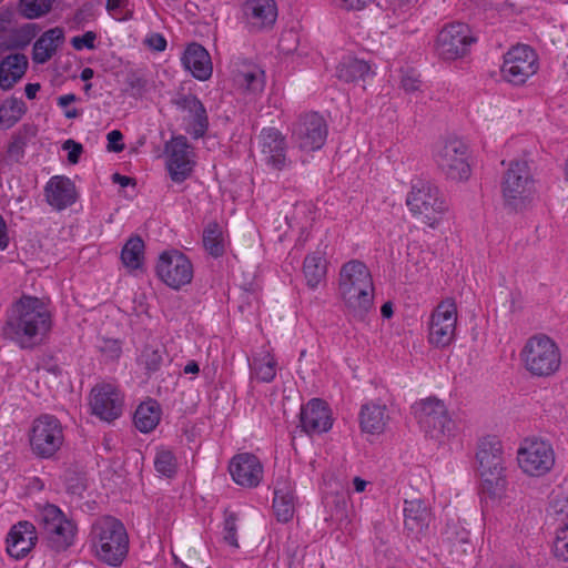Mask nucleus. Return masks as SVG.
Returning a JSON list of instances; mask_svg holds the SVG:
<instances>
[{
    "label": "nucleus",
    "instance_id": "41",
    "mask_svg": "<svg viewBox=\"0 0 568 568\" xmlns=\"http://www.w3.org/2000/svg\"><path fill=\"white\" fill-rule=\"evenodd\" d=\"M420 407V424L424 428L428 425H434L435 419L442 417L447 412L444 403L435 397H428L419 403Z\"/></svg>",
    "mask_w": 568,
    "mask_h": 568
},
{
    "label": "nucleus",
    "instance_id": "47",
    "mask_svg": "<svg viewBox=\"0 0 568 568\" xmlns=\"http://www.w3.org/2000/svg\"><path fill=\"white\" fill-rule=\"evenodd\" d=\"M39 27L36 23H26L20 27L16 34L20 45H27L39 32Z\"/></svg>",
    "mask_w": 568,
    "mask_h": 568
},
{
    "label": "nucleus",
    "instance_id": "27",
    "mask_svg": "<svg viewBox=\"0 0 568 568\" xmlns=\"http://www.w3.org/2000/svg\"><path fill=\"white\" fill-rule=\"evenodd\" d=\"M38 131V126L33 123L22 124L10 135L4 159L9 162L19 163L24 158L28 143L37 136Z\"/></svg>",
    "mask_w": 568,
    "mask_h": 568
},
{
    "label": "nucleus",
    "instance_id": "1",
    "mask_svg": "<svg viewBox=\"0 0 568 568\" xmlns=\"http://www.w3.org/2000/svg\"><path fill=\"white\" fill-rule=\"evenodd\" d=\"M395 191L398 199L403 200L406 213L413 222L408 229L410 233L425 229L436 230L448 212V204L438 186L417 178L409 179L400 169Z\"/></svg>",
    "mask_w": 568,
    "mask_h": 568
},
{
    "label": "nucleus",
    "instance_id": "56",
    "mask_svg": "<svg viewBox=\"0 0 568 568\" xmlns=\"http://www.w3.org/2000/svg\"><path fill=\"white\" fill-rule=\"evenodd\" d=\"M561 31H562V28L556 27V26H554L547 30L548 37L551 39L552 43L561 41V38H562Z\"/></svg>",
    "mask_w": 568,
    "mask_h": 568
},
{
    "label": "nucleus",
    "instance_id": "62",
    "mask_svg": "<svg viewBox=\"0 0 568 568\" xmlns=\"http://www.w3.org/2000/svg\"><path fill=\"white\" fill-rule=\"evenodd\" d=\"M125 0H108L106 1V9L109 11H114L115 9L120 8Z\"/></svg>",
    "mask_w": 568,
    "mask_h": 568
},
{
    "label": "nucleus",
    "instance_id": "59",
    "mask_svg": "<svg viewBox=\"0 0 568 568\" xmlns=\"http://www.w3.org/2000/svg\"><path fill=\"white\" fill-rule=\"evenodd\" d=\"M113 182L119 183L121 186H126L131 183H133V179L129 176L121 175L119 173L113 174L112 176Z\"/></svg>",
    "mask_w": 568,
    "mask_h": 568
},
{
    "label": "nucleus",
    "instance_id": "43",
    "mask_svg": "<svg viewBox=\"0 0 568 568\" xmlns=\"http://www.w3.org/2000/svg\"><path fill=\"white\" fill-rule=\"evenodd\" d=\"M54 0H20L19 12L27 19H38L48 14Z\"/></svg>",
    "mask_w": 568,
    "mask_h": 568
},
{
    "label": "nucleus",
    "instance_id": "7",
    "mask_svg": "<svg viewBox=\"0 0 568 568\" xmlns=\"http://www.w3.org/2000/svg\"><path fill=\"white\" fill-rule=\"evenodd\" d=\"M535 181L528 164L524 161L510 162L501 181L504 204L513 212H524L534 202Z\"/></svg>",
    "mask_w": 568,
    "mask_h": 568
},
{
    "label": "nucleus",
    "instance_id": "50",
    "mask_svg": "<svg viewBox=\"0 0 568 568\" xmlns=\"http://www.w3.org/2000/svg\"><path fill=\"white\" fill-rule=\"evenodd\" d=\"M142 361L148 369L156 371L161 365L162 355L156 349L145 348L142 354Z\"/></svg>",
    "mask_w": 568,
    "mask_h": 568
},
{
    "label": "nucleus",
    "instance_id": "18",
    "mask_svg": "<svg viewBox=\"0 0 568 568\" xmlns=\"http://www.w3.org/2000/svg\"><path fill=\"white\" fill-rule=\"evenodd\" d=\"M258 146L261 160L271 169L281 171L286 166V141L277 129H264L258 136Z\"/></svg>",
    "mask_w": 568,
    "mask_h": 568
},
{
    "label": "nucleus",
    "instance_id": "9",
    "mask_svg": "<svg viewBox=\"0 0 568 568\" xmlns=\"http://www.w3.org/2000/svg\"><path fill=\"white\" fill-rule=\"evenodd\" d=\"M476 41L467 24L453 22L446 24L437 34L435 52L447 62L463 59L469 53L470 45Z\"/></svg>",
    "mask_w": 568,
    "mask_h": 568
},
{
    "label": "nucleus",
    "instance_id": "21",
    "mask_svg": "<svg viewBox=\"0 0 568 568\" xmlns=\"http://www.w3.org/2000/svg\"><path fill=\"white\" fill-rule=\"evenodd\" d=\"M243 13L247 26L254 31L272 28L277 18L274 0H246Z\"/></svg>",
    "mask_w": 568,
    "mask_h": 568
},
{
    "label": "nucleus",
    "instance_id": "38",
    "mask_svg": "<svg viewBox=\"0 0 568 568\" xmlns=\"http://www.w3.org/2000/svg\"><path fill=\"white\" fill-rule=\"evenodd\" d=\"M306 283L311 288H316L326 275V265L321 254L307 255L303 266Z\"/></svg>",
    "mask_w": 568,
    "mask_h": 568
},
{
    "label": "nucleus",
    "instance_id": "15",
    "mask_svg": "<svg viewBox=\"0 0 568 568\" xmlns=\"http://www.w3.org/2000/svg\"><path fill=\"white\" fill-rule=\"evenodd\" d=\"M41 521L55 550H64L72 544L75 526L57 506L47 505L41 511Z\"/></svg>",
    "mask_w": 568,
    "mask_h": 568
},
{
    "label": "nucleus",
    "instance_id": "57",
    "mask_svg": "<svg viewBox=\"0 0 568 568\" xmlns=\"http://www.w3.org/2000/svg\"><path fill=\"white\" fill-rule=\"evenodd\" d=\"M40 90L39 83H28L26 85L24 92L28 99H34L37 97V93Z\"/></svg>",
    "mask_w": 568,
    "mask_h": 568
},
{
    "label": "nucleus",
    "instance_id": "12",
    "mask_svg": "<svg viewBox=\"0 0 568 568\" xmlns=\"http://www.w3.org/2000/svg\"><path fill=\"white\" fill-rule=\"evenodd\" d=\"M435 162L438 169L454 181H466L471 174L467 146L458 139H450L437 150Z\"/></svg>",
    "mask_w": 568,
    "mask_h": 568
},
{
    "label": "nucleus",
    "instance_id": "14",
    "mask_svg": "<svg viewBox=\"0 0 568 568\" xmlns=\"http://www.w3.org/2000/svg\"><path fill=\"white\" fill-rule=\"evenodd\" d=\"M156 274L168 286L180 290L191 283L193 266L190 260L180 251H166L159 257Z\"/></svg>",
    "mask_w": 568,
    "mask_h": 568
},
{
    "label": "nucleus",
    "instance_id": "30",
    "mask_svg": "<svg viewBox=\"0 0 568 568\" xmlns=\"http://www.w3.org/2000/svg\"><path fill=\"white\" fill-rule=\"evenodd\" d=\"M429 510L420 499L405 500L404 525L412 532H420L428 526Z\"/></svg>",
    "mask_w": 568,
    "mask_h": 568
},
{
    "label": "nucleus",
    "instance_id": "10",
    "mask_svg": "<svg viewBox=\"0 0 568 568\" xmlns=\"http://www.w3.org/2000/svg\"><path fill=\"white\" fill-rule=\"evenodd\" d=\"M556 462L551 445L541 439H526L517 452V463L521 471L529 477L548 474Z\"/></svg>",
    "mask_w": 568,
    "mask_h": 568
},
{
    "label": "nucleus",
    "instance_id": "35",
    "mask_svg": "<svg viewBox=\"0 0 568 568\" xmlns=\"http://www.w3.org/2000/svg\"><path fill=\"white\" fill-rule=\"evenodd\" d=\"M336 72L341 80L345 82H356L366 79L371 73V65L364 60L348 57L339 62Z\"/></svg>",
    "mask_w": 568,
    "mask_h": 568
},
{
    "label": "nucleus",
    "instance_id": "49",
    "mask_svg": "<svg viewBox=\"0 0 568 568\" xmlns=\"http://www.w3.org/2000/svg\"><path fill=\"white\" fill-rule=\"evenodd\" d=\"M235 521H236V517L233 514H226L225 515V520H224L225 535H224V539L230 545H232L234 547H237L239 544H237V540L235 538V531H236Z\"/></svg>",
    "mask_w": 568,
    "mask_h": 568
},
{
    "label": "nucleus",
    "instance_id": "3",
    "mask_svg": "<svg viewBox=\"0 0 568 568\" xmlns=\"http://www.w3.org/2000/svg\"><path fill=\"white\" fill-rule=\"evenodd\" d=\"M338 291L347 314L364 320L374 301V283L367 266L357 260L345 263L339 272Z\"/></svg>",
    "mask_w": 568,
    "mask_h": 568
},
{
    "label": "nucleus",
    "instance_id": "55",
    "mask_svg": "<svg viewBox=\"0 0 568 568\" xmlns=\"http://www.w3.org/2000/svg\"><path fill=\"white\" fill-rule=\"evenodd\" d=\"M9 242L8 235H7V226L3 217L0 215V250H3L7 247Z\"/></svg>",
    "mask_w": 568,
    "mask_h": 568
},
{
    "label": "nucleus",
    "instance_id": "24",
    "mask_svg": "<svg viewBox=\"0 0 568 568\" xmlns=\"http://www.w3.org/2000/svg\"><path fill=\"white\" fill-rule=\"evenodd\" d=\"M234 85L243 92H262L265 84L264 71L256 64L247 61H236L232 68Z\"/></svg>",
    "mask_w": 568,
    "mask_h": 568
},
{
    "label": "nucleus",
    "instance_id": "13",
    "mask_svg": "<svg viewBox=\"0 0 568 568\" xmlns=\"http://www.w3.org/2000/svg\"><path fill=\"white\" fill-rule=\"evenodd\" d=\"M457 324V306L450 298L442 301L434 310L428 327V342L444 348L454 341Z\"/></svg>",
    "mask_w": 568,
    "mask_h": 568
},
{
    "label": "nucleus",
    "instance_id": "53",
    "mask_svg": "<svg viewBox=\"0 0 568 568\" xmlns=\"http://www.w3.org/2000/svg\"><path fill=\"white\" fill-rule=\"evenodd\" d=\"M123 139L122 133L119 130H113L108 134V150L113 152H121L124 149V144L121 143Z\"/></svg>",
    "mask_w": 568,
    "mask_h": 568
},
{
    "label": "nucleus",
    "instance_id": "17",
    "mask_svg": "<svg viewBox=\"0 0 568 568\" xmlns=\"http://www.w3.org/2000/svg\"><path fill=\"white\" fill-rule=\"evenodd\" d=\"M92 413L102 420L111 422L122 414L123 396L112 384H99L91 390Z\"/></svg>",
    "mask_w": 568,
    "mask_h": 568
},
{
    "label": "nucleus",
    "instance_id": "48",
    "mask_svg": "<svg viewBox=\"0 0 568 568\" xmlns=\"http://www.w3.org/2000/svg\"><path fill=\"white\" fill-rule=\"evenodd\" d=\"M374 0H332L336 8L344 11L364 10Z\"/></svg>",
    "mask_w": 568,
    "mask_h": 568
},
{
    "label": "nucleus",
    "instance_id": "58",
    "mask_svg": "<svg viewBox=\"0 0 568 568\" xmlns=\"http://www.w3.org/2000/svg\"><path fill=\"white\" fill-rule=\"evenodd\" d=\"M74 101H77V97L74 94H65V95H61L58 99V104L62 108H65L69 104L73 103Z\"/></svg>",
    "mask_w": 568,
    "mask_h": 568
},
{
    "label": "nucleus",
    "instance_id": "31",
    "mask_svg": "<svg viewBox=\"0 0 568 568\" xmlns=\"http://www.w3.org/2000/svg\"><path fill=\"white\" fill-rule=\"evenodd\" d=\"M386 420V405L368 404L362 408L359 422L363 432L379 434L385 429Z\"/></svg>",
    "mask_w": 568,
    "mask_h": 568
},
{
    "label": "nucleus",
    "instance_id": "5",
    "mask_svg": "<svg viewBox=\"0 0 568 568\" xmlns=\"http://www.w3.org/2000/svg\"><path fill=\"white\" fill-rule=\"evenodd\" d=\"M483 490L491 498L501 499L507 489L503 446L496 437H485L476 453Z\"/></svg>",
    "mask_w": 568,
    "mask_h": 568
},
{
    "label": "nucleus",
    "instance_id": "16",
    "mask_svg": "<svg viewBox=\"0 0 568 568\" xmlns=\"http://www.w3.org/2000/svg\"><path fill=\"white\" fill-rule=\"evenodd\" d=\"M293 135L304 151L320 150L327 138V124L322 115L311 112L302 115L295 124Z\"/></svg>",
    "mask_w": 568,
    "mask_h": 568
},
{
    "label": "nucleus",
    "instance_id": "37",
    "mask_svg": "<svg viewBox=\"0 0 568 568\" xmlns=\"http://www.w3.org/2000/svg\"><path fill=\"white\" fill-rule=\"evenodd\" d=\"M276 366L274 356L270 352L263 351L253 358L251 369L258 381L270 383L276 375Z\"/></svg>",
    "mask_w": 568,
    "mask_h": 568
},
{
    "label": "nucleus",
    "instance_id": "45",
    "mask_svg": "<svg viewBox=\"0 0 568 568\" xmlns=\"http://www.w3.org/2000/svg\"><path fill=\"white\" fill-rule=\"evenodd\" d=\"M426 432L434 439L439 440L445 436H450L455 430V423L448 416V413H444L442 417L435 419L434 425H428Z\"/></svg>",
    "mask_w": 568,
    "mask_h": 568
},
{
    "label": "nucleus",
    "instance_id": "40",
    "mask_svg": "<svg viewBox=\"0 0 568 568\" xmlns=\"http://www.w3.org/2000/svg\"><path fill=\"white\" fill-rule=\"evenodd\" d=\"M183 109L187 110L194 119V134L202 136L207 128V116L202 102L194 95L184 97L181 101Z\"/></svg>",
    "mask_w": 568,
    "mask_h": 568
},
{
    "label": "nucleus",
    "instance_id": "63",
    "mask_svg": "<svg viewBox=\"0 0 568 568\" xmlns=\"http://www.w3.org/2000/svg\"><path fill=\"white\" fill-rule=\"evenodd\" d=\"M94 75V71L91 68H84L81 72V79L83 81H89Z\"/></svg>",
    "mask_w": 568,
    "mask_h": 568
},
{
    "label": "nucleus",
    "instance_id": "20",
    "mask_svg": "<svg viewBox=\"0 0 568 568\" xmlns=\"http://www.w3.org/2000/svg\"><path fill=\"white\" fill-rule=\"evenodd\" d=\"M301 426L307 434H322L332 428L333 418L327 404L313 398L301 409Z\"/></svg>",
    "mask_w": 568,
    "mask_h": 568
},
{
    "label": "nucleus",
    "instance_id": "29",
    "mask_svg": "<svg viewBox=\"0 0 568 568\" xmlns=\"http://www.w3.org/2000/svg\"><path fill=\"white\" fill-rule=\"evenodd\" d=\"M28 59L22 53L6 57L0 63V88L10 90L24 75Z\"/></svg>",
    "mask_w": 568,
    "mask_h": 568
},
{
    "label": "nucleus",
    "instance_id": "39",
    "mask_svg": "<svg viewBox=\"0 0 568 568\" xmlns=\"http://www.w3.org/2000/svg\"><path fill=\"white\" fill-rule=\"evenodd\" d=\"M203 245L214 257L223 255L225 251V239L222 227L215 223H209L203 231Z\"/></svg>",
    "mask_w": 568,
    "mask_h": 568
},
{
    "label": "nucleus",
    "instance_id": "36",
    "mask_svg": "<svg viewBox=\"0 0 568 568\" xmlns=\"http://www.w3.org/2000/svg\"><path fill=\"white\" fill-rule=\"evenodd\" d=\"M160 422V408L155 402L142 403L135 410L134 424L142 433L153 430Z\"/></svg>",
    "mask_w": 568,
    "mask_h": 568
},
{
    "label": "nucleus",
    "instance_id": "32",
    "mask_svg": "<svg viewBox=\"0 0 568 568\" xmlns=\"http://www.w3.org/2000/svg\"><path fill=\"white\" fill-rule=\"evenodd\" d=\"M555 513L560 515H565L567 521L560 526L557 531L555 539L552 541L551 551L552 555L560 561H568V499L556 501L554 504Z\"/></svg>",
    "mask_w": 568,
    "mask_h": 568
},
{
    "label": "nucleus",
    "instance_id": "8",
    "mask_svg": "<svg viewBox=\"0 0 568 568\" xmlns=\"http://www.w3.org/2000/svg\"><path fill=\"white\" fill-rule=\"evenodd\" d=\"M64 434L60 420L52 415H41L32 422L29 443L34 455L52 457L63 445Z\"/></svg>",
    "mask_w": 568,
    "mask_h": 568
},
{
    "label": "nucleus",
    "instance_id": "19",
    "mask_svg": "<svg viewBox=\"0 0 568 568\" xmlns=\"http://www.w3.org/2000/svg\"><path fill=\"white\" fill-rule=\"evenodd\" d=\"M233 480L245 488H255L263 479V466L260 459L250 453L235 455L229 465Z\"/></svg>",
    "mask_w": 568,
    "mask_h": 568
},
{
    "label": "nucleus",
    "instance_id": "28",
    "mask_svg": "<svg viewBox=\"0 0 568 568\" xmlns=\"http://www.w3.org/2000/svg\"><path fill=\"white\" fill-rule=\"evenodd\" d=\"M45 196L51 206L62 210L74 202V186L69 179L54 176L45 186Z\"/></svg>",
    "mask_w": 568,
    "mask_h": 568
},
{
    "label": "nucleus",
    "instance_id": "52",
    "mask_svg": "<svg viewBox=\"0 0 568 568\" xmlns=\"http://www.w3.org/2000/svg\"><path fill=\"white\" fill-rule=\"evenodd\" d=\"M63 149L69 150L68 160L70 163L75 164L82 153V145L74 142L73 140H67L63 144Z\"/></svg>",
    "mask_w": 568,
    "mask_h": 568
},
{
    "label": "nucleus",
    "instance_id": "6",
    "mask_svg": "<svg viewBox=\"0 0 568 568\" xmlns=\"http://www.w3.org/2000/svg\"><path fill=\"white\" fill-rule=\"evenodd\" d=\"M520 359L524 368L531 376L548 378L560 371L562 353L555 339L539 333L526 341L520 351Z\"/></svg>",
    "mask_w": 568,
    "mask_h": 568
},
{
    "label": "nucleus",
    "instance_id": "64",
    "mask_svg": "<svg viewBox=\"0 0 568 568\" xmlns=\"http://www.w3.org/2000/svg\"><path fill=\"white\" fill-rule=\"evenodd\" d=\"M382 314L386 318L390 317V301L384 303V305L382 306Z\"/></svg>",
    "mask_w": 568,
    "mask_h": 568
},
{
    "label": "nucleus",
    "instance_id": "23",
    "mask_svg": "<svg viewBox=\"0 0 568 568\" xmlns=\"http://www.w3.org/2000/svg\"><path fill=\"white\" fill-rule=\"evenodd\" d=\"M37 539L36 527L29 521H19L7 536V552L16 559L23 558L33 549Z\"/></svg>",
    "mask_w": 568,
    "mask_h": 568
},
{
    "label": "nucleus",
    "instance_id": "33",
    "mask_svg": "<svg viewBox=\"0 0 568 568\" xmlns=\"http://www.w3.org/2000/svg\"><path fill=\"white\" fill-rule=\"evenodd\" d=\"M274 514L278 521H290L295 513L294 495L288 485L275 487L273 499Z\"/></svg>",
    "mask_w": 568,
    "mask_h": 568
},
{
    "label": "nucleus",
    "instance_id": "11",
    "mask_svg": "<svg viewBox=\"0 0 568 568\" xmlns=\"http://www.w3.org/2000/svg\"><path fill=\"white\" fill-rule=\"evenodd\" d=\"M538 70L536 52L526 44H517L508 50L501 67L503 78L515 85L524 84Z\"/></svg>",
    "mask_w": 568,
    "mask_h": 568
},
{
    "label": "nucleus",
    "instance_id": "34",
    "mask_svg": "<svg viewBox=\"0 0 568 568\" xmlns=\"http://www.w3.org/2000/svg\"><path fill=\"white\" fill-rule=\"evenodd\" d=\"M26 103L18 98L10 97L0 104V130L13 128L27 112Z\"/></svg>",
    "mask_w": 568,
    "mask_h": 568
},
{
    "label": "nucleus",
    "instance_id": "4",
    "mask_svg": "<svg viewBox=\"0 0 568 568\" xmlns=\"http://www.w3.org/2000/svg\"><path fill=\"white\" fill-rule=\"evenodd\" d=\"M89 540L95 558L109 566H121L128 556L129 535L124 525L115 517L98 518L91 526Z\"/></svg>",
    "mask_w": 568,
    "mask_h": 568
},
{
    "label": "nucleus",
    "instance_id": "54",
    "mask_svg": "<svg viewBox=\"0 0 568 568\" xmlns=\"http://www.w3.org/2000/svg\"><path fill=\"white\" fill-rule=\"evenodd\" d=\"M144 43L150 49H153V50L159 51V52L165 50V48H166V40L160 33H153V34L149 36L144 40Z\"/></svg>",
    "mask_w": 568,
    "mask_h": 568
},
{
    "label": "nucleus",
    "instance_id": "2",
    "mask_svg": "<svg viewBox=\"0 0 568 568\" xmlns=\"http://www.w3.org/2000/svg\"><path fill=\"white\" fill-rule=\"evenodd\" d=\"M52 326V315L45 303L32 296H22L12 307L7 323V334L21 347L29 348L39 344Z\"/></svg>",
    "mask_w": 568,
    "mask_h": 568
},
{
    "label": "nucleus",
    "instance_id": "22",
    "mask_svg": "<svg viewBox=\"0 0 568 568\" xmlns=\"http://www.w3.org/2000/svg\"><path fill=\"white\" fill-rule=\"evenodd\" d=\"M169 160L168 169L173 181L181 182L185 180L193 166L191 150L184 136L172 139L168 145Z\"/></svg>",
    "mask_w": 568,
    "mask_h": 568
},
{
    "label": "nucleus",
    "instance_id": "42",
    "mask_svg": "<svg viewBox=\"0 0 568 568\" xmlns=\"http://www.w3.org/2000/svg\"><path fill=\"white\" fill-rule=\"evenodd\" d=\"M143 241L139 237L130 239L124 245L121 254L123 264L131 268H138L143 260Z\"/></svg>",
    "mask_w": 568,
    "mask_h": 568
},
{
    "label": "nucleus",
    "instance_id": "60",
    "mask_svg": "<svg viewBox=\"0 0 568 568\" xmlns=\"http://www.w3.org/2000/svg\"><path fill=\"white\" fill-rule=\"evenodd\" d=\"M199 372H200V367H199V364L195 361H191V362H189L184 366V373L185 374H194V375H196Z\"/></svg>",
    "mask_w": 568,
    "mask_h": 568
},
{
    "label": "nucleus",
    "instance_id": "46",
    "mask_svg": "<svg viewBox=\"0 0 568 568\" xmlns=\"http://www.w3.org/2000/svg\"><path fill=\"white\" fill-rule=\"evenodd\" d=\"M422 81L415 70H408L402 73L399 88L410 93L419 90Z\"/></svg>",
    "mask_w": 568,
    "mask_h": 568
},
{
    "label": "nucleus",
    "instance_id": "25",
    "mask_svg": "<svg viewBox=\"0 0 568 568\" xmlns=\"http://www.w3.org/2000/svg\"><path fill=\"white\" fill-rule=\"evenodd\" d=\"M182 62L194 78L201 81L207 80L212 75L213 67L209 52L200 44H190L183 57Z\"/></svg>",
    "mask_w": 568,
    "mask_h": 568
},
{
    "label": "nucleus",
    "instance_id": "61",
    "mask_svg": "<svg viewBox=\"0 0 568 568\" xmlns=\"http://www.w3.org/2000/svg\"><path fill=\"white\" fill-rule=\"evenodd\" d=\"M353 484H354L355 490L357 493H362L365 490L368 483L366 480L362 479L361 477H355L353 480Z\"/></svg>",
    "mask_w": 568,
    "mask_h": 568
},
{
    "label": "nucleus",
    "instance_id": "44",
    "mask_svg": "<svg viewBox=\"0 0 568 568\" xmlns=\"http://www.w3.org/2000/svg\"><path fill=\"white\" fill-rule=\"evenodd\" d=\"M154 467L159 474L171 478L178 469L176 457L170 449L162 447L156 452Z\"/></svg>",
    "mask_w": 568,
    "mask_h": 568
},
{
    "label": "nucleus",
    "instance_id": "51",
    "mask_svg": "<svg viewBox=\"0 0 568 568\" xmlns=\"http://www.w3.org/2000/svg\"><path fill=\"white\" fill-rule=\"evenodd\" d=\"M95 33L92 31H87L82 36L73 37L71 39V44L75 50H82L83 48L94 49Z\"/></svg>",
    "mask_w": 568,
    "mask_h": 568
},
{
    "label": "nucleus",
    "instance_id": "26",
    "mask_svg": "<svg viewBox=\"0 0 568 568\" xmlns=\"http://www.w3.org/2000/svg\"><path fill=\"white\" fill-rule=\"evenodd\" d=\"M64 41L62 28L55 27L45 31L33 44L32 60L34 63L48 62L58 51Z\"/></svg>",
    "mask_w": 568,
    "mask_h": 568
}]
</instances>
